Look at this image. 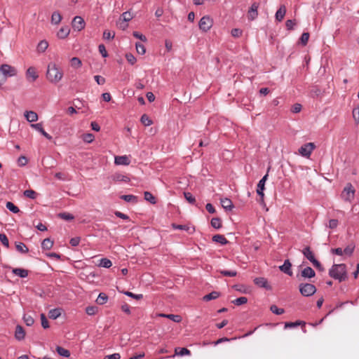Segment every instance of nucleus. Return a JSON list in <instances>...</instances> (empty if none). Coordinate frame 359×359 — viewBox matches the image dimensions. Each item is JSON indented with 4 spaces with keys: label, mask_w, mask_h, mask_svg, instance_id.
<instances>
[{
    "label": "nucleus",
    "mask_w": 359,
    "mask_h": 359,
    "mask_svg": "<svg viewBox=\"0 0 359 359\" xmlns=\"http://www.w3.org/2000/svg\"><path fill=\"white\" fill-rule=\"evenodd\" d=\"M63 75V71L58 65L54 62L48 64L46 72V79L49 82L56 84L62 80Z\"/></svg>",
    "instance_id": "obj_1"
},
{
    "label": "nucleus",
    "mask_w": 359,
    "mask_h": 359,
    "mask_svg": "<svg viewBox=\"0 0 359 359\" xmlns=\"http://www.w3.org/2000/svg\"><path fill=\"white\" fill-rule=\"evenodd\" d=\"M329 276L340 283L345 281L348 278L346 265L345 264H334L329 270Z\"/></svg>",
    "instance_id": "obj_2"
},
{
    "label": "nucleus",
    "mask_w": 359,
    "mask_h": 359,
    "mask_svg": "<svg viewBox=\"0 0 359 359\" xmlns=\"http://www.w3.org/2000/svg\"><path fill=\"white\" fill-rule=\"evenodd\" d=\"M299 290L301 294L304 297H311L316 292V287L311 283H300Z\"/></svg>",
    "instance_id": "obj_3"
},
{
    "label": "nucleus",
    "mask_w": 359,
    "mask_h": 359,
    "mask_svg": "<svg viewBox=\"0 0 359 359\" xmlns=\"http://www.w3.org/2000/svg\"><path fill=\"white\" fill-rule=\"evenodd\" d=\"M355 190L351 183H347L341 193V198L348 202L354 199Z\"/></svg>",
    "instance_id": "obj_4"
},
{
    "label": "nucleus",
    "mask_w": 359,
    "mask_h": 359,
    "mask_svg": "<svg viewBox=\"0 0 359 359\" xmlns=\"http://www.w3.org/2000/svg\"><path fill=\"white\" fill-rule=\"evenodd\" d=\"M212 19L208 15L202 17L198 22V26L201 30L203 32H208L212 26Z\"/></svg>",
    "instance_id": "obj_5"
},
{
    "label": "nucleus",
    "mask_w": 359,
    "mask_h": 359,
    "mask_svg": "<svg viewBox=\"0 0 359 359\" xmlns=\"http://www.w3.org/2000/svg\"><path fill=\"white\" fill-rule=\"evenodd\" d=\"M0 71L2 74L6 77V80L8 77L14 76L17 74V69L9 65L4 64L0 66Z\"/></svg>",
    "instance_id": "obj_6"
},
{
    "label": "nucleus",
    "mask_w": 359,
    "mask_h": 359,
    "mask_svg": "<svg viewBox=\"0 0 359 359\" xmlns=\"http://www.w3.org/2000/svg\"><path fill=\"white\" fill-rule=\"evenodd\" d=\"M316 148V145L313 142H309L303 144L299 149V153L304 157H309L312 151Z\"/></svg>",
    "instance_id": "obj_7"
},
{
    "label": "nucleus",
    "mask_w": 359,
    "mask_h": 359,
    "mask_svg": "<svg viewBox=\"0 0 359 359\" xmlns=\"http://www.w3.org/2000/svg\"><path fill=\"white\" fill-rule=\"evenodd\" d=\"M85 25V21L81 16H75L72 22V26L74 30L81 31L84 29Z\"/></svg>",
    "instance_id": "obj_8"
},
{
    "label": "nucleus",
    "mask_w": 359,
    "mask_h": 359,
    "mask_svg": "<svg viewBox=\"0 0 359 359\" xmlns=\"http://www.w3.org/2000/svg\"><path fill=\"white\" fill-rule=\"evenodd\" d=\"M254 283L259 287L264 288L266 290H271L272 287L269 283L266 278L264 277H258L254 279Z\"/></svg>",
    "instance_id": "obj_9"
},
{
    "label": "nucleus",
    "mask_w": 359,
    "mask_h": 359,
    "mask_svg": "<svg viewBox=\"0 0 359 359\" xmlns=\"http://www.w3.org/2000/svg\"><path fill=\"white\" fill-rule=\"evenodd\" d=\"M259 4L257 2H254L251 5L249 11H248V19L250 20H254L256 19L258 16V8H259Z\"/></svg>",
    "instance_id": "obj_10"
},
{
    "label": "nucleus",
    "mask_w": 359,
    "mask_h": 359,
    "mask_svg": "<svg viewBox=\"0 0 359 359\" xmlns=\"http://www.w3.org/2000/svg\"><path fill=\"white\" fill-rule=\"evenodd\" d=\"M264 189H265V182H261L259 180L258 184H257V187L256 192H257V195L260 197L259 200L258 201V202L260 204H264Z\"/></svg>",
    "instance_id": "obj_11"
},
{
    "label": "nucleus",
    "mask_w": 359,
    "mask_h": 359,
    "mask_svg": "<svg viewBox=\"0 0 359 359\" xmlns=\"http://www.w3.org/2000/svg\"><path fill=\"white\" fill-rule=\"evenodd\" d=\"M292 264L289 259H285L283 265L279 266V269L280 271L284 273L292 276L293 275L292 271L291 269Z\"/></svg>",
    "instance_id": "obj_12"
},
{
    "label": "nucleus",
    "mask_w": 359,
    "mask_h": 359,
    "mask_svg": "<svg viewBox=\"0 0 359 359\" xmlns=\"http://www.w3.org/2000/svg\"><path fill=\"white\" fill-rule=\"evenodd\" d=\"M110 179L114 182H129L130 179L127 175H123L121 173L116 172L111 175Z\"/></svg>",
    "instance_id": "obj_13"
},
{
    "label": "nucleus",
    "mask_w": 359,
    "mask_h": 359,
    "mask_svg": "<svg viewBox=\"0 0 359 359\" xmlns=\"http://www.w3.org/2000/svg\"><path fill=\"white\" fill-rule=\"evenodd\" d=\"M172 228L173 229L183 230L187 231L189 234H192L195 231L194 227H190L188 225L177 224L175 223L172 224Z\"/></svg>",
    "instance_id": "obj_14"
},
{
    "label": "nucleus",
    "mask_w": 359,
    "mask_h": 359,
    "mask_svg": "<svg viewBox=\"0 0 359 359\" xmlns=\"http://www.w3.org/2000/svg\"><path fill=\"white\" fill-rule=\"evenodd\" d=\"M316 272L310 266H306L301 271V276L304 278H311L315 277Z\"/></svg>",
    "instance_id": "obj_15"
},
{
    "label": "nucleus",
    "mask_w": 359,
    "mask_h": 359,
    "mask_svg": "<svg viewBox=\"0 0 359 359\" xmlns=\"http://www.w3.org/2000/svg\"><path fill=\"white\" fill-rule=\"evenodd\" d=\"M31 126L38 130L41 134L44 136L46 139L50 140H52V136L50 135L48 133H47L43 128V124L42 123H38L32 124Z\"/></svg>",
    "instance_id": "obj_16"
},
{
    "label": "nucleus",
    "mask_w": 359,
    "mask_h": 359,
    "mask_svg": "<svg viewBox=\"0 0 359 359\" xmlns=\"http://www.w3.org/2000/svg\"><path fill=\"white\" fill-rule=\"evenodd\" d=\"M302 253L304 256L309 260L311 263H313L314 261H316V257L314 256L313 252L311 251V248L309 246L305 247L302 250Z\"/></svg>",
    "instance_id": "obj_17"
},
{
    "label": "nucleus",
    "mask_w": 359,
    "mask_h": 359,
    "mask_svg": "<svg viewBox=\"0 0 359 359\" xmlns=\"http://www.w3.org/2000/svg\"><path fill=\"white\" fill-rule=\"evenodd\" d=\"M25 331L22 326L18 325L15 327V337L17 340L21 341L25 339Z\"/></svg>",
    "instance_id": "obj_18"
},
{
    "label": "nucleus",
    "mask_w": 359,
    "mask_h": 359,
    "mask_svg": "<svg viewBox=\"0 0 359 359\" xmlns=\"http://www.w3.org/2000/svg\"><path fill=\"white\" fill-rule=\"evenodd\" d=\"M220 203L222 208L226 211L232 210L234 207L231 200L228 198H221Z\"/></svg>",
    "instance_id": "obj_19"
},
{
    "label": "nucleus",
    "mask_w": 359,
    "mask_h": 359,
    "mask_svg": "<svg viewBox=\"0 0 359 359\" xmlns=\"http://www.w3.org/2000/svg\"><path fill=\"white\" fill-rule=\"evenodd\" d=\"M114 163L116 165H128L130 163L126 155L115 156Z\"/></svg>",
    "instance_id": "obj_20"
},
{
    "label": "nucleus",
    "mask_w": 359,
    "mask_h": 359,
    "mask_svg": "<svg viewBox=\"0 0 359 359\" xmlns=\"http://www.w3.org/2000/svg\"><path fill=\"white\" fill-rule=\"evenodd\" d=\"M286 13V8L285 5H281L276 13L275 18L278 22H281Z\"/></svg>",
    "instance_id": "obj_21"
},
{
    "label": "nucleus",
    "mask_w": 359,
    "mask_h": 359,
    "mask_svg": "<svg viewBox=\"0 0 359 359\" xmlns=\"http://www.w3.org/2000/svg\"><path fill=\"white\" fill-rule=\"evenodd\" d=\"M12 273L20 278H26L29 274V271L22 268H14Z\"/></svg>",
    "instance_id": "obj_22"
},
{
    "label": "nucleus",
    "mask_w": 359,
    "mask_h": 359,
    "mask_svg": "<svg viewBox=\"0 0 359 359\" xmlns=\"http://www.w3.org/2000/svg\"><path fill=\"white\" fill-rule=\"evenodd\" d=\"M212 240L213 242L219 243L222 245H226L229 243L227 239L223 235L221 234L214 235L212 238Z\"/></svg>",
    "instance_id": "obj_23"
},
{
    "label": "nucleus",
    "mask_w": 359,
    "mask_h": 359,
    "mask_svg": "<svg viewBox=\"0 0 359 359\" xmlns=\"http://www.w3.org/2000/svg\"><path fill=\"white\" fill-rule=\"evenodd\" d=\"M25 116L27 121L32 123L38 120V115L33 111H27L25 113Z\"/></svg>",
    "instance_id": "obj_24"
},
{
    "label": "nucleus",
    "mask_w": 359,
    "mask_h": 359,
    "mask_svg": "<svg viewBox=\"0 0 359 359\" xmlns=\"http://www.w3.org/2000/svg\"><path fill=\"white\" fill-rule=\"evenodd\" d=\"M69 32L70 29L69 27H62L57 32V36H58V38L63 39L67 37V36L69 34Z\"/></svg>",
    "instance_id": "obj_25"
},
{
    "label": "nucleus",
    "mask_w": 359,
    "mask_h": 359,
    "mask_svg": "<svg viewBox=\"0 0 359 359\" xmlns=\"http://www.w3.org/2000/svg\"><path fill=\"white\" fill-rule=\"evenodd\" d=\"M323 93L324 91L321 90V89L317 86L312 87V88L310 90V95L313 98L321 97L323 95Z\"/></svg>",
    "instance_id": "obj_26"
},
{
    "label": "nucleus",
    "mask_w": 359,
    "mask_h": 359,
    "mask_svg": "<svg viewBox=\"0 0 359 359\" xmlns=\"http://www.w3.org/2000/svg\"><path fill=\"white\" fill-rule=\"evenodd\" d=\"M54 244L53 241L50 238H45L41 243V248L44 250H50Z\"/></svg>",
    "instance_id": "obj_27"
},
{
    "label": "nucleus",
    "mask_w": 359,
    "mask_h": 359,
    "mask_svg": "<svg viewBox=\"0 0 359 359\" xmlns=\"http://www.w3.org/2000/svg\"><path fill=\"white\" fill-rule=\"evenodd\" d=\"M220 296V293L217 291H212V292L205 295L203 297V300L205 302H208L210 300L216 299Z\"/></svg>",
    "instance_id": "obj_28"
},
{
    "label": "nucleus",
    "mask_w": 359,
    "mask_h": 359,
    "mask_svg": "<svg viewBox=\"0 0 359 359\" xmlns=\"http://www.w3.org/2000/svg\"><path fill=\"white\" fill-rule=\"evenodd\" d=\"M158 316L161 317L167 318L175 323H179L182 320V317L180 315L161 313Z\"/></svg>",
    "instance_id": "obj_29"
},
{
    "label": "nucleus",
    "mask_w": 359,
    "mask_h": 359,
    "mask_svg": "<svg viewBox=\"0 0 359 359\" xmlns=\"http://www.w3.org/2000/svg\"><path fill=\"white\" fill-rule=\"evenodd\" d=\"M120 198L126 202L133 203H136L138 201L137 196L134 195H121Z\"/></svg>",
    "instance_id": "obj_30"
},
{
    "label": "nucleus",
    "mask_w": 359,
    "mask_h": 359,
    "mask_svg": "<svg viewBox=\"0 0 359 359\" xmlns=\"http://www.w3.org/2000/svg\"><path fill=\"white\" fill-rule=\"evenodd\" d=\"M56 351H57V354L60 355V356L65 357V358H68L70 356L69 351L62 347V346H57L56 347Z\"/></svg>",
    "instance_id": "obj_31"
},
{
    "label": "nucleus",
    "mask_w": 359,
    "mask_h": 359,
    "mask_svg": "<svg viewBox=\"0 0 359 359\" xmlns=\"http://www.w3.org/2000/svg\"><path fill=\"white\" fill-rule=\"evenodd\" d=\"M61 315V309H53L49 311L48 316L51 319H57Z\"/></svg>",
    "instance_id": "obj_32"
},
{
    "label": "nucleus",
    "mask_w": 359,
    "mask_h": 359,
    "mask_svg": "<svg viewBox=\"0 0 359 359\" xmlns=\"http://www.w3.org/2000/svg\"><path fill=\"white\" fill-rule=\"evenodd\" d=\"M175 352L176 355H178L180 356L191 355V351L187 348H180V347L175 348Z\"/></svg>",
    "instance_id": "obj_33"
},
{
    "label": "nucleus",
    "mask_w": 359,
    "mask_h": 359,
    "mask_svg": "<svg viewBox=\"0 0 359 359\" xmlns=\"http://www.w3.org/2000/svg\"><path fill=\"white\" fill-rule=\"evenodd\" d=\"M48 47V43L46 40L41 41L37 45V51L39 53H43Z\"/></svg>",
    "instance_id": "obj_34"
},
{
    "label": "nucleus",
    "mask_w": 359,
    "mask_h": 359,
    "mask_svg": "<svg viewBox=\"0 0 359 359\" xmlns=\"http://www.w3.org/2000/svg\"><path fill=\"white\" fill-rule=\"evenodd\" d=\"M62 20V16L58 11H55L53 13L51 16V22L54 25H57Z\"/></svg>",
    "instance_id": "obj_35"
},
{
    "label": "nucleus",
    "mask_w": 359,
    "mask_h": 359,
    "mask_svg": "<svg viewBox=\"0 0 359 359\" xmlns=\"http://www.w3.org/2000/svg\"><path fill=\"white\" fill-rule=\"evenodd\" d=\"M144 198L145 201L149 202L150 203H151L153 205L156 203V198L149 191H144Z\"/></svg>",
    "instance_id": "obj_36"
},
{
    "label": "nucleus",
    "mask_w": 359,
    "mask_h": 359,
    "mask_svg": "<svg viewBox=\"0 0 359 359\" xmlns=\"http://www.w3.org/2000/svg\"><path fill=\"white\" fill-rule=\"evenodd\" d=\"M6 207L8 210H9L13 213L17 214L20 212L18 207H17L13 203L8 201L6 204Z\"/></svg>",
    "instance_id": "obj_37"
},
{
    "label": "nucleus",
    "mask_w": 359,
    "mask_h": 359,
    "mask_svg": "<svg viewBox=\"0 0 359 359\" xmlns=\"http://www.w3.org/2000/svg\"><path fill=\"white\" fill-rule=\"evenodd\" d=\"M107 299L108 296L104 292H100L96 299V302L100 305H103L107 302Z\"/></svg>",
    "instance_id": "obj_38"
},
{
    "label": "nucleus",
    "mask_w": 359,
    "mask_h": 359,
    "mask_svg": "<svg viewBox=\"0 0 359 359\" xmlns=\"http://www.w3.org/2000/svg\"><path fill=\"white\" fill-rule=\"evenodd\" d=\"M211 226L216 229L222 227V220L219 217H213L210 222Z\"/></svg>",
    "instance_id": "obj_39"
},
{
    "label": "nucleus",
    "mask_w": 359,
    "mask_h": 359,
    "mask_svg": "<svg viewBox=\"0 0 359 359\" xmlns=\"http://www.w3.org/2000/svg\"><path fill=\"white\" fill-rule=\"evenodd\" d=\"M15 248L16 250L21 253H27L29 252L28 248L22 242L16 243Z\"/></svg>",
    "instance_id": "obj_40"
},
{
    "label": "nucleus",
    "mask_w": 359,
    "mask_h": 359,
    "mask_svg": "<svg viewBox=\"0 0 359 359\" xmlns=\"http://www.w3.org/2000/svg\"><path fill=\"white\" fill-rule=\"evenodd\" d=\"M98 266L109 269L112 266V262L110 259H109L107 258H102L100 260V263H99Z\"/></svg>",
    "instance_id": "obj_41"
},
{
    "label": "nucleus",
    "mask_w": 359,
    "mask_h": 359,
    "mask_svg": "<svg viewBox=\"0 0 359 359\" xmlns=\"http://www.w3.org/2000/svg\"><path fill=\"white\" fill-rule=\"evenodd\" d=\"M57 217L66 221H72L74 219V215L69 212H60L57 215Z\"/></svg>",
    "instance_id": "obj_42"
},
{
    "label": "nucleus",
    "mask_w": 359,
    "mask_h": 359,
    "mask_svg": "<svg viewBox=\"0 0 359 359\" xmlns=\"http://www.w3.org/2000/svg\"><path fill=\"white\" fill-rule=\"evenodd\" d=\"M27 76L32 78V81H34L38 78V74L36 72L35 68L30 67L27 70Z\"/></svg>",
    "instance_id": "obj_43"
},
{
    "label": "nucleus",
    "mask_w": 359,
    "mask_h": 359,
    "mask_svg": "<svg viewBox=\"0 0 359 359\" xmlns=\"http://www.w3.org/2000/svg\"><path fill=\"white\" fill-rule=\"evenodd\" d=\"M300 325H305L304 321L297 320L295 322H287L285 323V328H293Z\"/></svg>",
    "instance_id": "obj_44"
},
{
    "label": "nucleus",
    "mask_w": 359,
    "mask_h": 359,
    "mask_svg": "<svg viewBox=\"0 0 359 359\" xmlns=\"http://www.w3.org/2000/svg\"><path fill=\"white\" fill-rule=\"evenodd\" d=\"M355 245L353 243H351V244H349L348 245H347L345 249L343 250L344 251V253L350 257L353 255V252H354V250H355Z\"/></svg>",
    "instance_id": "obj_45"
},
{
    "label": "nucleus",
    "mask_w": 359,
    "mask_h": 359,
    "mask_svg": "<svg viewBox=\"0 0 359 359\" xmlns=\"http://www.w3.org/2000/svg\"><path fill=\"white\" fill-rule=\"evenodd\" d=\"M140 121L145 126H149L153 123L151 119L145 114L141 116Z\"/></svg>",
    "instance_id": "obj_46"
},
{
    "label": "nucleus",
    "mask_w": 359,
    "mask_h": 359,
    "mask_svg": "<svg viewBox=\"0 0 359 359\" xmlns=\"http://www.w3.org/2000/svg\"><path fill=\"white\" fill-rule=\"evenodd\" d=\"M184 198H186V200H187V201L190 204L194 205V204L196 203V198H195V197L192 195V194H191V193L184 191Z\"/></svg>",
    "instance_id": "obj_47"
},
{
    "label": "nucleus",
    "mask_w": 359,
    "mask_h": 359,
    "mask_svg": "<svg viewBox=\"0 0 359 359\" xmlns=\"http://www.w3.org/2000/svg\"><path fill=\"white\" fill-rule=\"evenodd\" d=\"M309 32H304L300 39H299V41H300V43L303 46H305L307 43H308V41H309Z\"/></svg>",
    "instance_id": "obj_48"
},
{
    "label": "nucleus",
    "mask_w": 359,
    "mask_h": 359,
    "mask_svg": "<svg viewBox=\"0 0 359 359\" xmlns=\"http://www.w3.org/2000/svg\"><path fill=\"white\" fill-rule=\"evenodd\" d=\"M248 302V298L245 297H238L233 301H232V303L234 304L236 306H241L243 304H245Z\"/></svg>",
    "instance_id": "obj_49"
},
{
    "label": "nucleus",
    "mask_w": 359,
    "mask_h": 359,
    "mask_svg": "<svg viewBox=\"0 0 359 359\" xmlns=\"http://www.w3.org/2000/svg\"><path fill=\"white\" fill-rule=\"evenodd\" d=\"M270 311L276 315H281L285 312L283 309L278 308L276 305L274 304L271 306Z\"/></svg>",
    "instance_id": "obj_50"
},
{
    "label": "nucleus",
    "mask_w": 359,
    "mask_h": 359,
    "mask_svg": "<svg viewBox=\"0 0 359 359\" xmlns=\"http://www.w3.org/2000/svg\"><path fill=\"white\" fill-rule=\"evenodd\" d=\"M25 197H27L31 199H34L36 197V193L32 189H27L23 193Z\"/></svg>",
    "instance_id": "obj_51"
},
{
    "label": "nucleus",
    "mask_w": 359,
    "mask_h": 359,
    "mask_svg": "<svg viewBox=\"0 0 359 359\" xmlns=\"http://www.w3.org/2000/svg\"><path fill=\"white\" fill-rule=\"evenodd\" d=\"M71 65L72 67L79 68L81 66V61L79 57H74L71 59Z\"/></svg>",
    "instance_id": "obj_52"
},
{
    "label": "nucleus",
    "mask_w": 359,
    "mask_h": 359,
    "mask_svg": "<svg viewBox=\"0 0 359 359\" xmlns=\"http://www.w3.org/2000/svg\"><path fill=\"white\" fill-rule=\"evenodd\" d=\"M23 320L27 326H32L34 323V318L31 316L27 314L24 315Z\"/></svg>",
    "instance_id": "obj_53"
},
{
    "label": "nucleus",
    "mask_w": 359,
    "mask_h": 359,
    "mask_svg": "<svg viewBox=\"0 0 359 359\" xmlns=\"http://www.w3.org/2000/svg\"><path fill=\"white\" fill-rule=\"evenodd\" d=\"M98 311V309L95 306H89L86 309V312L89 316L95 315Z\"/></svg>",
    "instance_id": "obj_54"
},
{
    "label": "nucleus",
    "mask_w": 359,
    "mask_h": 359,
    "mask_svg": "<svg viewBox=\"0 0 359 359\" xmlns=\"http://www.w3.org/2000/svg\"><path fill=\"white\" fill-rule=\"evenodd\" d=\"M123 293L126 296L132 297V298H133L135 299H137V300H140V299H142L143 298V294H134V293H133L131 292H129V291H126Z\"/></svg>",
    "instance_id": "obj_55"
},
{
    "label": "nucleus",
    "mask_w": 359,
    "mask_h": 359,
    "mask_svg": "<svg viewBox=\"0 0 359 359\" xmlns=\"http://www.w3.org/2000/svg\"><path fill=\"white\" fill-rule=\"evenodd\" d=\"M135 46L137 52L139 54L144 55L146 53L145 46L142 43L137 42L136 43Z\"/></svg>",
    "instance_id": "obj_56"
},
{
    "label": "nucleus",
    "mask_w": 359,
    "mask_h": 359,
    "mask_svg": "<svg viewBox=\"0 0 359 359\" xmlns=\"http://www.w3.org/2000/svg\"><path fill=\"white\" fill-rule=\"evenodd\" d=\"M219 273L224 276L234 277L237 275L236 271L220 270Z\"/></svg>",
    "instance_id": "obj_57"
},
{
    "label": "nucleus",
    "mask_w": 359,
    "mask_h": 359,
    "mask_svg": "<svg viewBox=\"0 0 359 359\" xmlns=\"http://www.w3.org/2000/svg\"><path fill=\"white\" fill-rule=\"evenodd\" d=\"M0 241L6 248L9 247V241L5 233H0Z\"/></svg>",
    "instance_id": "obj_58"
},
{
    "label": "nucleus",
    "mask_w": 359,
    "mask_h": 359,
    "mask_svg": "<svg viewBox=\"0 0 359 359\" xmlns=\"http://www.w3.org/2000/svg\"><path fill=\"white\" fill-rule=\"evenodd\" d=\"M41 326L44 329H47L49 327L48 320H47L46 316H45L44 313L41 314Z\"/></svg>",
    "instance_id": "obj_59"
},
{
    "label": "nucleus",
    "mask_w": 359,
    "mask_h": 359,
    "mask_svg": "<svg viewBox=\"0 0 359 359\" xmlns=\"http://www.w3.org/2000/svg\"><path fill=\"white\" fill-rule=\"evenodd\" d=\"M126 58L128 63H130L132 65H133L137 61L135 57L130 53L126 54Z\"/></svg>",
    "instance_id": "obj_60"
},
{
    "label": "nucleus",
    "mask_w": 359,
    "mask_h": 359,
    "mask_svg": "<svg viewBox=\"0 0 359 359\" xmlns=\"http://www.w3.org/2000/svg\"><path fill=\"white\" fill-rule=\"evenodd\" d=\"M296 21L295 20H287L285 22V26L287 30H292L294 29V27L296 25Z\"/></svg>",
    "instance_id": "obj_61"
},
{
    "label": "nucleus",
    "mask_w": 359,
    "mask_h": 359,
    "mask_svg": "<svg viewBox=\"0 0 359 359\" xmlns=\"http://www.w3.org/2000/svg\"><path fill=\"white\" fill-rule=\"evenodd\" d=\"M94 135L91 133H86L83 135V140L87 143H90L94 140Z\"/></svg>",
    "instance_id": "obj_62"
},
{
    "label": "nucleus",
    "mask_w": 359,
    "mask_h": 359,
    "mask_svg": "<svg viewBox=\"0 0 359 359\" xmlns=\"http://www.w3.org/2000/svg\"><path fill=\"white\" fill-rule=\"evenodd\" d=\"M27 158L25 156H20L18 159V164L19 166H25L27 163Z\"/></svg>",
    "instance_id": "obj_63"
},
{
    "label": "nucleus",
    "mask_w": 359,
    "mask_h": 359,
    "mask_svg": "<svg viewBox=\"0 0 359 359\" xmlns=\"http://www.w3.org/2000/svg\"><path fill=\"white\" fill-rule=\"evenodd\" d=\"M302 106L301 104H299V103H296L294 104H293L291 107V111L292 113H294V114H297V113H299L302 110Z\"/></svg>",
    "instance_id": "obj_64"
}]
</instances>
